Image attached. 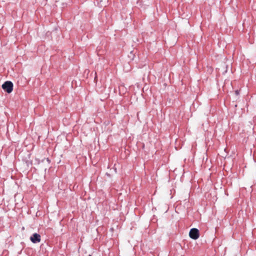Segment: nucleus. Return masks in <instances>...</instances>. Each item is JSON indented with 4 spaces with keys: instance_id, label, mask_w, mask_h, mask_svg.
<instances>
[{
    "instance_id": "4",
    "label": "nucleus",
    "mask_w": 256,
    "mask_h": 256,
    "mask_svg": "<svg viewBox=\"0 0 256 256\" xmlns=\"http://www.w3.org/2000/svg\"><path fill=\"white\" fill-rule=\"evenodd\" d=\"M235 93L236 95H238L239 94V91L238 90H236L235 91Z\"/></svg>"
},
{
    "instance_id": "2",
    "label": "nucleus",
    "mask_w": 256,
    "mask_h": 256,
    "mask_svg": "<svg viewBox=\"0 0 256 256\" xmlns=\"http://www.w3.org/2000/svg\"><path fill=\"white\" fill-rule=\"evenodd\" d=\"M189 236L192 239H198L200 236L199 230L196 228H192L189 232Z\"/></svg>"
},
{
    "instance_id": "3",
    "label": "nucleus",
    "mask_w": 256,
    "mask_h": 256,
    "mask_svg": "<svg viewBox=\"0 0 256 256\" xmlns=\"http://www.w3.org/2000/svg\"><path fill=\"white\" fill-rule=\"evenodd\" d=\"M30 240L34 244L38 243L41 240V236L40 234L34 233L30 236Z\"/></svg>"
},
{
    "instance_id": "1",
    "label": "nucleus",
    "mask_w": 256,
    "mask_h": 256,
    "mask_svg": "<svg viewBox=\"0 0 256 256\" xmlns=\"http://www.w3.org/2000/svg\"><path fill=\"white\" fill-rule=\"evenodd\" d=\"M13 84L10 81H6L2 85V89L8 93H10L13 90Z\"/></svg>"
}]
</instances>
